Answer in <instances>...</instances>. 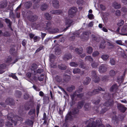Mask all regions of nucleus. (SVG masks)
I'll use <instances>...</instances> for the list:
<instances>
[{"label": "nucleus", "mask_w": 127, "mask_h": 127, "mask_svg": "<svg viewBox=\"0 0 127 127\" xmlns=\"http://www.w3.org/2000/svg\"><path fill=\"white\" fill-rule=\"evenodd\" d=\"M95 118H91L87 121L85 122L86 126L85 127H105L102 123L100 119H98L94 121Z\"/></svg>", "instance_id": "f257e3e1"}, {"label": "nucleus", "mask_w": 127, "mask_h": 127, "mask_svg": "<svg viewBox=\"0 0 127 127\" xmlns=\"http://www.w3.org/2000/svg\"><path fill=\"white\" fill-rule=\"evenodd\" d=\"M79 110L77 108H75L69 114L67 115L65 118V120L66 121L67 120H71L72 119L73 116L71 115H74L76 114H77L78 113Z\"/></svg>", "instance_id": "f03ea898"}, {"label": "nucleus", "mask_w": 127, "mask_h": 127, "mask_svg": "<svg viewBox=\"0 0 127 127\" xmlns=\"http://www.w3.org/2000/svg\"><path fill=\"white\" fill-rule=\"evenodd\" d=\"M65 25L67 26L64 29V31H65L68 29V27L72 25L73 21L72 20L69 19L67 17L65 18Z\"/></svg>", "instance_id": "7ed1b4c3"}, {"label": "nucleus", "mask_w": 127, "mask_h": 127, "mask_svg": "<svg viewBox=\"0 0 127 127\" xmlns=\"http://www.w3.org/2000/svg\"><path fill=\"white\" fill-rule=\"evenodd\" d=\"M76 11L77 9L75 7H73L71 8L68 11V16L71 18H72L74 16Z\"/></svg>", "instance_id": "20e7f679"}, {"label": "nucleus", "mask_w": 127, "mask_h": 127, "mask_svg": "<svg viewBox=\"0 0 127 127\" xmlns=\"http://www.w3.org/2000/svg\"><path fill=\"white\" fill-rule=\"evenodd\" d=\"M92 74L93 81L95 83L98 82L99 80V77L97 76L96 72L94 71H92Z\"/></svg>", "instance_id": "39448f33"}, {"label": "nucleus", "mask_w": 127, "mask_h": 127, "mask_svg": "<svg viewBox=\"0 0 127 127\" xmlns=\"http://www.w3.org/2000/svg\"><path fill=\"white\" fill-rule=\"evenodd\" d=\"M107 70V67L106 65L102 64L99 67L98 70L100 73H103L105 72Z\"/></svg>", "instance_id": "423d86ee"}, {"label": "nucleus", "mask_w": 127, "mask_h": 127, "mask_svg": "<svg viewBox=\"0 0 127 127\" xmlns=\"http://www.w3.org/2000/svg\"><path fill=\"white\" fill-rule=\"evenodd\" d=\"M104 91V90L102 89L101 87H99L98 88V89H96L94 90L93 91V92H89L88 93V95H92L96 94H98L99 91Z\"/></svg>", "instance_id": "0eeeda50"}, {"label": "nucleus", "mask_w": 127, "mask_h": 127, "mask_svg": "<svg viewBox=\"0 0 127 127\" xmlns=\"http://www.w3.org/2000/svg\"><path fill=\"white\" fill-rule=\"evenodd\" d=\"M112 122L115 125L117 126L118 125L119 120L117 116L114 115L112 118Z\"/></svg>", "instance_id": "6e6552de"}, {"label": "nucleus", "mask_w": 127, "mask_h": 127, "mask_svg": "<svg viewBox=\"0 0 127 127\" xmlns=\"http://www.w3.org/2000/svg\"><path fill=\"white\" fill-rule=\"evenodd\" d=\"M35 27L36 29L40 30H43V29H44V24L42 23L36 24Z\"/></svg>", "instance_id": "1a4fd4ad"}, {"label": "nucleus", "mask_w": 127, "mask_h": 127, "mask_svg": "<svg viewBox=\"0 0 127 127\" xmlns=\"http://www.w3.org/2000/svg\"><path fill=\"white\" fill-rule=\"evenodd\" d=\"M15 45H11L9 52L11 54L14 55L17 54V52L15 51Z\"/></svg>", "instance_id": "9d476101"}, {"label": "nucleus", "mask_w": 127, "mask_h": 127, "mask_svg": "<svg viewBox=\"0 0 127 127\" xmlns=\"http://www.w3.org/2000/svg\"><path fill=\"white\" fill-rule=\"evenodd\" d=\"M118 109L122 112H124L126 110V108L123 105L119 104L117 106Z\"/></svg>", "instance_id": "9b49d317"}, {"label": "nucleus", "mask_w": 127, "mask_h": 127, "mask_svg": "<svg viewBox=\"0 0 127 127\" xmlns=\"http://www.w3.org/2000/svg\"><path fill=\"white\" fill-rule=\"evenodd\" d=\"M37 16L34 15H31L28 17V19L30 21L34 22L36 21L38 19Z\"/></svg>", "instance_id": "f8f14e48"}, {"label": "nucleus", "mask_w": 127, "mask_h": 127, "mask_svg": "<svg viewBox=\"0 0 127 127\" xmlns=\"http://www.w3.org/2000/svg\"><path fill=\"white\" fill-rule=\"evenodd\" d=\"M46 25H44V29L46 30H51L52 29L51 23V22H47V23H45Z\"/></svg>", "instance_id": "ddd939ff"}, {"label": "nucleus", "mask_w": 127, "mask_h": 127, "mask_svg": "<svg viewBox=\"0 0 127 127\" xmlns=\"http://www.w3.org/2000/svg\"><path fill=\"white\" fill-rule=\"evenodd\" d=\"M53 6L55 8H58L59 7V2L57 0H53L52 1Z\"/></svg>", "instance_id": "4468645a"}, {"label": "nucleus", "mask_w": 127, "mask_h": 127, "mask_svg": "<svg viewBox=\"0 0 127 127\" xmlns=\"http://www.w3.org/2000/svg\"><path fill=\"white\" fill-rule=\"evenodd\" d=\"M113 105V101L111 99H109L108 101H107L104 103L105 106L107 107L111 106Z\"/></svg>", "instance_id": "2eb2a0df"}, {"label": "nucleus", "mask_w": 127, "mask_h": 127, "mask_svg": "<svg viewBox=\"0 0 127 127\" xmlns=\"http://www.w3.org/2000/svg\"><path fill=\"white\" fill-rule=\"evenodd\" d=\"M38 67V66L36 64H33L31 66V70L32 71H34V74H36L35 70H36Z\"/></svg>", "instance_id": "dca6fc26"}, {"label": "nucleus", "mask_w": 127, "mask_h": 127, "mask_svg": "<svg viewBox=\"0 0 127 127\" xmlns=\"http://www.w3.org/2000/svg\"><path fill=\"white\" fill-rule=\"evenodd\" d=\"M58 68L62 70H64L66 69V66L61 63L59 64L58 65Z\"/></svg>", "instance_id": "f3484780"}, {"label": "nucleus", "mask_w": 127, "mask_h": 127, "mask_svg": "<svg viewBox=\"0 0 127 127\" xmlns=\"http://www.w3.org/2000/svg\"><path fill=\"white\" fill-rule=\"evenodd\" d=\"M7 4V2L6 1H4L0 3V8H3L6 7Z\"/></svg>", "instance_id": "a211bd4d"}, {"label": "nucleus", "mask_w": 127, "mask_h": 127, "mask_svg": "<svg viewBox=\"0 0 127 127\" xmlns=\"http://www.w3.org/2000/svg\"><path fill=\"white\" fill-rule=\"evenodd\" d=\"M71 56L69 53L65 54L64 56L63 59L64 60H67L71 59Z\"/></svg>", "instance_id": "6ab92c4d"}, {"label": "nucleus", "mask_w": 127, "mask_h": 127, "mask_svg": "<svg viewBox=\"0 0 127 127\" xmlns=\"http://www.w3.org/2000/svg\"><path fill=\"white\" fill-rule=\"evenodd\" d=\"M34 3V5L33 6V8H35L39 6V5L37 4L40 1V0H32Z\"/></svg>", "instance_id": "aec40b11"}, {"label": "nucleus", "mask_w": 127, "mask_h": 127, "mask_svg": "<svg viewBox=\"0 0 127 127\" xmlns=\"http://www.w3.org/2000/svg\"><path fill=\"white\" fill-rule=\"evenodd\" d=\"M91 79L89 77H87L85 79L83 83L85 85H87L91 81Z\"/></svg>", "instance_id": "412c9836"}, {"label": "nucleus", "mask_w": 127, "mask_h": 127, "mask_svg": "<svg viewBox=\"0 0 127 127\" xmlns=\"http://www.w3.org/2000/svg\"><path fill=\"white\" fill-rule=\"evenodd\" d=\"M75 88L74 86L71 85L68 87L67 88V90L69 92H72L73 90H74Z\"/></svg>", "instance_id": "4be33fe9"}, {"label": "nucleus", "mask_w": 127, "mask_h": 127, "mask_svg": "<svg viewBox=\"0 0 127 127\" xmlns=\"http://www.w3.org/2000/svg\"><path fill=\"white\" fill-rule=\"evenodd\" d=\"M62 12V11L59 10H52L51 11V14H59L61 13Z\"/></svg>", "instance_id": "5701e85b"}, {"label": "nucleus", "mask_w": 127, "mask_h": 127, "mask_svg": "<svg viewBox=\"0 0 127 127\" xmlns=\"http://www.w3.org/2000/svg\"><path fill=\"white\" fill-rule=\"evenodd\" d=\"M32 3L30 1H28L26 2L25 4V6L27 8H29L32 6Z\"/></svg>", "instance_id": "b1692460"}, {"label": "nucleus", "mask_w": 127, "mask_h": 127, "mask_svg": "<svg viewBox=\"0 0 127 127\" xmlns=\"http://www.w3.org/2000/svg\"><path fill=\"white\" fill-rule=\"evenodd\" d=\"M5 21L7 24H8V26L10 28H11V26L12 22L10 21V20L7 18H5Z\"/></svg>", "instance_id": "393cba45"}, {"label": "nucleus", "mask_w": 127, "mask_h": 127, "mask_svg": "<svg viewBox=\"0 0 127 127\" xmlns=\"http://www.w3.org/2000/svg\"><path fill=\"white\" fill-rule=\"evenodd\" d=\"M75 51L77 53L79 54L82 53L83 49L81 47H80L79 49L76 48L75 49Z\"/></svg>", "instance_id": "a878e982"}, {"label": "nucleus", "mask_w": 127, "mask_h": 127, "mask_svg": "<svg viewBox=\"0 0 127 127\" xmlns=\"http://www.w3.org/2000/svg\"><path fill=\"white\" fill-rule=\"evenodd\" d=\"M113 7L116 9H119L120 8V5L116 2H114L113 4Z\"/></svg>", "instance_id": "bb28decb"}, {"label": "nucleus", "mask_w": 127, "mask_h": 127, "mask_svg": "<svg viewBox=\"0 0 127 127\" xmlns=\"http://www.w3.org/2000/svg\"><path fill=\"white\" fill-rule=\"evenodd\" d=\"M48 6L45 3L43 4L41 6V9L42 11L45 10L47 8Z\"/></svg>", "instance_id": "cd10ccee"}, {"label": "nucleus", "mask_w": 127, "mask_h": 127, "mask_svg": "<svg viewBox=\"0 0 127 127\" xmlns=\"http://www.w3.org/2000/svg\"><path fill=\"white\" fill-rule=\"evenodd\" d=\"M64 79L66 81H69L70 79V76L67 75H64Z\"/></svg>", "instance_id": "c85d7f7f"}, {"label": "nucleus", "mask_w": 127, "mask_h": 127, "mask_svg": "<svg viewBox=\"0 0 127 127\" xmlns=\"http://www.w3.org/2000/svg\"><path fill=\"white\" fill-rule=\"evenodd\" d=\"M109 56L107 55H103L101 56V58L104 61H106L109 58Z\"/></svg>", "instance_id": "c756f323"}, {"label": "nucleus", "mask_w": 127, "mask_h": 127, "mask_svg": "<svg viewBox=\"0 0 127 127\" xmlns=\"http://www.w3.org/2000/svg\"><path fill=\"white\" fill-rule=\"evenodd\" d=\"M86 61L92 62L93 61V59L90 56H86L85 58Z\"/></svg>", "instance_id": "7c9ffc66"}, {"label": "nucleus", "mask_w": 127, "mask_h": 127, "mask_svg": "<svg viewBox=\"0 0 127 127\" xmlns=\"http://www.w3.org/2000/svg\"><path fill=\"white\" fill-rule=\"evenodd\" d=\"M45 17L46 19L48 20H50L52 19V17L49 13H46L44 14Z\"/></svg>", "instance_id": "2f4dec72"}, {"label": "nucleus", "mask_w": 127, "mask_h": 127, "mask_svg": "<svg viewBox=\"0 0 127 127\" xmlns=\"http://www.w3.org/2000/svg\"><path fill=\"white\" fill-rule=\"evenodd\" d=\"M118 88V86L116 84H114L110 88V91H113L114 90H116Z\"/></svg>", "instance_id": "473e14b6"}, {"label": "nucleus", "mask_w": 127, "mask_h": 127, "mask_svg": "<svg viewBox=\"0 0 127 127\" xmlns=\"http://www.w3.org/2000/svg\"><path fill=\"white\" fill-rule=\"evenodd\" d=\"M109 74L110 76L113 77L115 75L116 72L114 70H112L110 71Z\"/></svg>", "instance_id": "72a5a7b5"}, {"label": "nucleus", "mask_w": 127, "mask_h": 127, "mask_svg": "<svg viewBox=\"0 0 127 127\" xmlns=\"http://www.w3.org/2000/svg\"><path fill=\"white\" fill-rule=\"evenodd\" d=\"M86 50L87 53L89 54H91L93 51V49L91 47H89L87 48Z\"/></svg>", "instance_id": "f704fd0d"}, {"label": "nucleus", "mask_w": 127, "mask_h": 127, "mask_svg": "<svg viewBox=\"0 0 127 127\" xmlns=\"http://www.w3.org/2000/svg\"><path fill=\"white\" fill-rule=\"evenodd\" d=\"M84 109L86 111L89 110L90 109V106L89 104H86L84 106Z\"/></svg>", "instance_id": "c9c22d12"}, {"label": "nucleus", "mask_w": 127, "mask_h": 127, "mask_svg": "<svg viewBox=\"0 0 127 127\" xmlns=\"http://www.w3.org/2000/svg\"><path fill=\"white\" fill-rule=\"evenodd\" d=\"M50 62H54V60L55 58V56L53 54H51L50 56Z\"/></svg>", "instance_id": "e433bc0d"}, {"label": "nucleus", "mask_w": 127, "mask_h": 127, "mask_svg": "<svg viewBox=\"0 0 127 127\" xmlns=\"http://www.w3.org/2000/svg\"><path fill=\"white\" fill-rule=\"evenodd\" d=\"M122 32H127V25L124 26L121 30Z\"/></svg>", "instance_id": "4c0bfd02"}, {"label": "nucleus", "mask_w": 127, "mask_h": 127, "mask_svg": "<svg viewBox=\"0 0 127 127\" xmlns=\"http://www.w3.org/2000/svg\"><path fill=\"white\" fill-rule=\"evenodd\" d=\"M80 70L79 68H75L73 70V72L74 74L79 73L80 72Z\"/></svg>", "instance_id": "58836bf2"}, {"label": "nucleus", "mask_w": 127, "mask_h": 127, "mask_svg": "<svg viewBox=\"0 0 127 127\" xmlns=\"http://www.w3.org/2000/svg\"><path fill=\"white\" fill-rule=\"evenodd\" d=\"M35 112V109H31L29 112L28 114L29 115H31L34 114Z\"/></svg>", "instance_id": "ea45409f"}, {"label": "nucleus", "mask_w": 127, "mask_h": 127, "mask_svg": "<svg viewBox=\"0 0 127 127\" xmlns=\"http://www.w3.org/2000/svg\"><path fill=\"white\" fill-rule=\"evenodd\" d=\"M84 103V102L83 101L79 102L77 106L78 108V109L81 108L83 107Z\"/></svg>", "instance_id": "a19ab883"}, {"label": "nucleus", "mask_w": 127, "mask_h": 127, "mask_svg": "<svg viewBox=\"0 0 127 127\" xmlns=\"http://www.w3.org/2000/svg\"><path fill=\"white\" fill-rule=\"evenodd\" d=\"M124 23V21L123 20H121L119 21L117 24V25L118 26L121 27L123 25Z\"/></svg>", "instance_id": "79ce46f5"}, {"label": "nucleus", "mask_w": 127, "mask_h": 127, "mask_svg": "<svg viewBox=\"0 0 127 127\" xmlns=\"http://www.w3.org/2000/svg\"><path fill=\"white\" fill-rule=\"evenodd\" d=\"M55 79L56 81L59 82H61L62 80V78L60 76L58 75L56 76Z\"/></svg>", "instance_id": "37998d69"}, {"label": "nucleus", "mask_w": 127, "mask_h": 127, "mask_svg": "<svg viewBox=\"0 0 127 127\" xmlns=\"http://www.w3.org/2000/svg\"><path fill=\"white\" fill-rule=\"evenodd\" d=\"M9 76L10 77H12V78L16 80H18V78L14 74L11 73L9 75Z\"/></svg>", "instance_id": "c03bdc74"}, {"label": "nucleus", "mask_w": 127, "mask_h": 127, "mask_svg": "<svg viewBox=\"0 0 127 127\" xmlns=\"http://www.w3.org/2000/svg\"><path fill=\"white\" fill-rule=\"evenodd\" d=\"M83 35L84 36H87V40L89 38V33L88 32H84L83 33Z\"/></svg>", "instance_id": "a18cd8bd"}, {"label": "nucleus", "mask_w": 127, "mask_h": 127, "mask_svg": "<svg viewBox=\"0 0 127 127\" xmlns=\"http://www.w3.org/2000/svg\"><path fill=\"white\" fill-rule=\"evenodd\" d=\"M41 38L38 36H36L33 37V40L34 42L38 41Z\"/></svg>", "instance_id": "49530a36"}, {"label": "nucleus", "mask_w": 127, "mask_h": 127, "mask_svg": "<svg viewBox=\"0 0 127 127\" xmlns=\"http://www.w3.org/2000/svg\"><path fill=\"white\" fill-rule=\"evenodd\" d=\"M70 66L73 67H76L78 65V64L76 63L72 62L70 63Z\"/></svg>", "instance_id": "de8ad7c7"}, {"label": "nucleus", "mask_w": 127, "mask_h": 127, "mask_svg": "<svg viewBox=\"0 0 127 127\" xmlns=\"http://www.w3.org/2000/svg\"><path fill=\"white\" fill-rule=\"evenodd\" d=\"M99 54V52L98 51H95L93 52L92 56L93 57H95L98 56Z\"/></svg>", "instance_id": "09e8293b"}, {"label": "nucleus", "mask_w": 127, "mask_h": 127, "mask_svg": "<svg viewBox=\"0 0 127 127\" xmlns=\"http://www.w3.org/2000/svg\"><path fill=\"white\" fill-rule=\"evenodd\" d=\"M16 94L17 96L20 97L22 95V93L21 91H16Z\"/></svg>", "instance_id": "8fccbe9b"}, {"label": "nucleus", "mask_w": 127, "mask_h": 127, "mask_svg": "<svg viewBox=\"0 0 127 127\" xmlns=\"http://www.w3.org/2000/svg\"><path fill=\"white\" fill-rule=\"evenodd\" d=\"M104 97L106 99H109L110 97V95L108 94H106L104 95Z\"/></svg>", "instance_id": "3c124183"}, {"label": "nucleus", "mask_w": 127, "mask_h": 127, "mask_svg": "<svg viewBox=\"0 0 127 127\" xmlns=\"http://www.w3.org/2000/svg\"><path fill=\"white\" fill-rule=\"evenodd\" d=\"M98 64L95 62L91 64L93 68H96L98 65Z\"/></svg>", "instance_id": "603ef678"}, {"label": "nucleus", "mask_w": 127, "mask_h": 127, "mask_svg": "<svg viewBox=\"0 0 127 127\" xmlns=\"http://www.w3.org/2000/svg\"><path fill=\"white\" fill-rule=\"evenodd\" d=\"M13 100L10 98H8L7 99L6 101V102L7 104L10 103L11 102V101L12 102Z\"/></svg>", "instance_id": "864d4df0"}, {"label": "nucleus", "mask_w": 127, "mask_h": 127, "mask_svg": "<svg viewBox=\"0 0 127 127\" xmlns=\"http://www.w3.org/2000/svg\"><path fill=\"white\" fill-rule=\"evenodd\" d=\"M12 61V59L10 57H9L7 59L6 61V62L7 63H9L11 62Z\"/></svg>", "instance_id": "5fc2aeb1"}, {"label": "nucleus", "mask_w": 127, "mask_h": 127, "mask_svg": "<svg viewBox=\"0 0 127 127\" xmlns=\"http://www.w3.org/2000/svg\"><path fill=\"white\" fill-rule=\"evenodd\" d=\"M77 96L76 92H75L73 94L70 95V97L72 100H73L74 98V97Z\"/></svg>", "instance_id": "6e6d98bb"}, {"label": "nucleus", "mask_w": 127, "mask_h": 127, "mask_svg": "<svg viewBox=\"0 0 127 127\" xmlns=\"http://www.w3.org/2000/svg\"><path fill=\"white\" fill-rule=\"evenodd\" d=\"M116 43L120 45H123L124 43H123L121 40H117L116 41Z\"/></svg>", "instance_id": "4d7b16f0"}, {"label": "nucleus", "mask_w": 127, "mask_h": 127, "mask_svg": "<svg viewBox=\"0 0 127 127\" xmlns=\"http://www.w3.org/2000/svg\"><path fill=\"white\" fill-rule=\"evenodd\" d=\"M54 62H52V63L51 62L50 63V66L51 67L56 68L57 67V66L56 64H55L54 63H53Z\"/></svg>", "instance_id": "13d9d810"}, {"label": "nucleus", "mask_w": 127, "mask_h": 127, "mask_svg": "<svg viewBox=\"0 0 127 127\" xmlns=\"http://www.w3.org/2000/svg\"><path fill=\"white\" fill-rule=\"evenodd\" d=\"M88 18L90 20L93 19L94 18V16L92 14H90L88 15Z\"/></svg>", "instance_id": "bf43d9fd"}, {"label": "nucleus", "mask_w": 127, "mask_h": 127, "mask_svg": "<svg viewBox=\"0 0 127 127\" xmlns=\"http://www.w3.org/2000/svg\"><path fill=\"white\" fill-rule=\"evenodd\" d=\"M110 63L111 64L114 65L115 64V62L113 59H111L110 60Z\"/></svg>", "instance_id": "052dcab7"}, {"label": "nucleus", "mask_w": 127, "mask_h": 127, "mask_svg": "<svg viewBox=\"0 0 127 127\" xmlns=\"http://www.w3.org/2000/svg\"><path fill=\"white\" fill-rule=\"evenodd\" d=\"M6 65L5 64H3L0 65V69H3L5 68L6 67Z\"/></svg>", "instance_id": "680f3d73"}, {"label": "nucleus", "mask_w": 127, "mask_h": 127, "mask_svg": "<svg viewBox=\"0 0 127 127\" xmlns=\"http://www.w3.org/2000/svg\"><path fill=\"white\" fill-rule=\"evenodd\" d=\"M14 118L16 120L19 121L21 120H22V119L21 117H19L17 116H14Z\"/></svg>", "instance_id": "e2e57ef3"}, {"label": "nucleus", "mask_w": 127, "mask_h": 127, "mask_svg": "<svg viewBox=\"0 0 127 127\" xmlns=\"http://www.w3.org/2000/svg\"><path fill=\"white\" fill-rule=\"evenodd\" d=\"M43 71V69H38L36 72V73L40 74Z\"/></svg>", "instance_id": "0e129e2a"}, {"label": "nucleus", "mask_w": 127, "mask_h": 127, "mask_svg": "<svg viewBox=\"0 0 127 127\" xmlns=\"http://www.w3.org/2000/svg\"><path fill=\"white\" fill-rule=\"evenodd\" d=\"M59 31V30L58 29H54L51 31L53 33H56Z\"/></svg>", "instance_id": "69168bd1"}, {"label": "nucleus", "mask_w": 127, "mask_h": 127, "mask_svg": "<svg viewBox=\"0 0 127 127\" xmlns=\"http://www.w3.org/2000/svg\"><path fill=\"white\" fill-rule=\"evenodd\" d=\"M107 110V109L105 107L104 108V109H102L101 111L100 114H102L104 113L105 112H106Z\"/></svg>", "instance_id": "338daca9"}, {"label": "nucleus", "mask_w": 127, "mask_h": 127, "mask_svg": "<svg viewBox=\"0 0 127 127\" xmlns=\"http://www.w3.org/2000/svg\"><path fill=\"white\" fill-rule=\"evenodd\" d=\"M121 12L118 10H117L115 12V15L117 16H119Z\"/></svg>", "instance_id": "774afa93"}]
</instances>
